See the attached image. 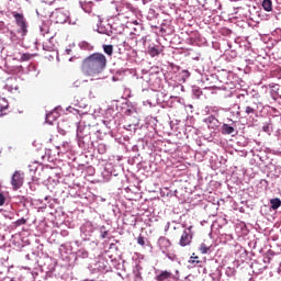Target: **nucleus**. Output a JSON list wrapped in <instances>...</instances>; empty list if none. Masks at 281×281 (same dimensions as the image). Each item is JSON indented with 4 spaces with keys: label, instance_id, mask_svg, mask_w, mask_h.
<instances>
[{
    "label": "nucleus",
    "instance_id": "obj_12",
    "mask_svg": "<svg viewBox=\"0 0 281 281\" xmlns=\"http://www.w3.org/2000/svg\"><path fill=\"white\" fill-rule=\"evenodd\" d=\"M270 205L272 210H278L281 207V200L279 198L271 199Z\"/></svg>",
    "mask_w": 281,
    "mask_h": 281
},
{
    "label": "nucleus",
    "instance_id": "obj_20",
    "mask_svg": "<svg viewBox=\"0 0 281 281\" xmlns=\"http://www.w3.org/2000/svg\"><path fill=\"white\" fill-rule=\"evenodd\" d=\"M137 244L140 245L142 247H144V245H146V241L144 240V236L140 235L137 238Z\"/></svg>",
    "mask_w": 281,
    "mask_h": 281
},
{
    "label": "nucleus",
    "instance_id": "obj_25",
    "mask_svg": "<svg viewBox=\"0 0 281 281\" xmlns=\"http://www.w3.org/2000/svg\"><path fill=\"white\" fill-rule=\"evenodd\" d=\"M4 109H8V105H1V104H0V115L3 114V110H4Z\"/></svg>",
    "mask_w": 281,
    "mask_h": 281
},
{
    "label": "nucleus",
    "instance_id": "obj_8",
    "mask_svg": "<svg viewBox=\"0 0 281 281\" xmlns=\"http://www.w3.org/2000/svg\"><path fill=\"white\" fill-rule=\"evenodd\" d=\"M148 54L151 56V58H155V56H159V54H164V46H149Z\"/></svg>",
    "mask_w": 281,
    "mask_h": 281
},
{
    "label": "nucleus",
    "instance_id": "obj_6",
    "mask_svg": "<svg viewBox=\"0 0 281 281\" xmlns=\"http://www.w3.org/2000/svg\"><path fill=\"white\" fill-rule=\"evenodd\" d=\"M158 247L161 249V251H168V249L172 247V243L166 237H160L158 239Z\"/></svg>",
    "mask_w": 281,
    "mask_h": 281
},
{
    "label": "nucleus",
    "instance_id": "obj_1",
    "mask_svg": "<svg viewBox=\"0 0 281 281\" xmlns=\"http://www.w3.org/2000/svg\"><path fill=\"white\" fill-rule=\"evenodd\" d=\"M106 69V56L102 53H93L86 57L81 64V71L85 76H100Z\"/></svg>",
    "mask_w": 281,
    "mask_h": 281
},
{
    "label": "nucleus",
    "instance_id": "obj_24",
    "mask_svg": "<svg viewBox=\"0 0 281 281\" xmlns=\"http://www.w3.org/2000/svg\"><path fill=\"white\" fill-rule=\"evenodd\" d=\"M58 0H45V3H48V5H53V3H56Z\"/></svg>",
    "mask_w": 281,
    "mask_h": 281
},
{
    "label": "nucleus",
    "instance_id": "obj_23",
    "mask_svg": "<svg viewBox=\"0 0 281 281\" xmlns=\"http://www.w3.org/2000/svg\"><path fill=\"white\" fill-rule=\"evenodd\" d=\"M183 78H190V71L188 70H182Z\"/></svg>",
    "mask_w": 281,
    "mask_h": 281
},
{
    "label": "nucleus",
    "instance_id": "obj_15",
    "mask_svg": "<svg viewBox=\"0 0 281 281\" xmlns=\"http://www.w3.org/2000/svg\"><path fill=\"white\" fill-rule=\"evenodd\" d=\"M200 262L201 260H199V256H194V254L189 259V265H192V267L200 265Z\"/></svg>",
    "mask_w": 281,
    "mask_h": 281
},
{
    "label": "nucleus",
    "instance_id": "obj_18",
    "mask_svg": "<svg viewBox=\"0 0 281 281\" xmlns=\"http://www.w3.org/2000/svg\"><path fill=\"white\" fill-rule=\"evenodd\" d=\"M25 223H27V220L22 217L15 222V225L16 227H21V225H25Z\"/></svg>",
    "mask_w": 281,
    "mask_h": 281
},
{
    "label": "nucleus",
    "instance_id": "obj_26",
    "mask_svg": "<svg viewBox=\"0 0 281 281\" xmlns=\"http://www.w3.org/2000/svg\"><path fill=\"white\" fill-rule=\"evenodd\" d=\"M83 281H95V280H93V279H92V280L86 279V280H83Z\"/></svg>",
    "mask_w": 281,
    "mask_h": 281
},
{
    "label": "nucleus",
    "instance_id": "obj_28",
    "mask_svg": "<svg viewBox=\"0 0 281 281\" xmlns=\"http://www.w3.org/2000/svg\"><path fill=\"white\" fill-rule=\"evenodd\" d=\"M245 104H249V101H245Z\"/></svg>",
    "mask_w": 281,
    "mask_h": 281
},
{
    "label": "nucleus",
    "instance_id": "obj_16",
    "mask_svg": "<svg viewBox=\"0 0 281 281\" xmlns=\"http://www.w3.org/2000/svg\"><path fill=\"white\" fill-rule=\"evenodd\" d=\"M103 52L108 54V56H113V45H103Z\"/></svg>",
    "mask_w": 281,
    "mask_h": 281
},
{
    "label": "nucleus",
    "instance_id": "obj_10",
    "mask_svg": "<svg viewBox=\"0 0 281 281\" xmlns=\"http://www.w3.org/2000/svg\"><path fill=\"white\" fill-rule=\"evenodd\" d=\"M206 123L209 124V128H216L218 126V120L214 116H209Z\"/></svg>",
    "mask_w": 281,
    "mask_h": 281
},
{
    "label": "nucleus",
    "instance_id": "obj_21",
    "mask_svg": "<svg viewBox=\"0 0 281 281\" xmlns=\"http://www.w3.org/2000/svg\"><path fill=\"white\" fill-rule=\"evenodd\" d=\"M5 203V195H3V193H0V206L4 205Z\"/></svg>",
    "mask_w": 281,
    "mask_h": 281
},
{
    "label": "nucleus",
    "instance_id": "obj_27",
    "mask_svg": "<svg viewBox=\"0 0 281 281\" xmlns=\"http://www.w3.org/2000/svg\"><path fill=\"white\" fill-rule=\"evenodd\" d=\"M0 102H3V98H0Z\"/></svg>",
    "mask_w": 281,
    "mask_h": 281
},
{
    "label": "nucleus",
    "instance_id": "obj_13",
    "mask_svg": "<svg viewBox=\"0 0 281 281\" xmlns=\"http://www.w3.org/2000/svg\"><path fill=\"white\" fill-rule=\"evenodd\" d=\"M234 127L229 126L228 124H224L222 126V133L223 135H232V133H234Z\"/></svg>",
    "mask_w": 281,
    "mask_h": 281
},
{
    "label": "nucleus",
    "instance_id": "obj_11",
    "mask_svg": "<svg viewBox=\"0 0 281 281\" xmlns=\"http://www.w3.org/2000/svg\"><path fill=\"white\" fill-rule=\"evenodd\" d=\"M262 8L266 12H271L273 10V2L271 0H263Z\"/></svg>",
    "mask_w": 281,
    "mask_h": 281
},
{
    "label": "nucleus",
    "instance_id": "obj_7",
    "mask_svg": "<svg viewBox=\"0 0 281 281\" xmlns=\"http://www.w3.org/2000/svg\"><path fill=\"white\" fill-rule=\"evenodd\" d=\"M155 280H157V281L172 280V273L168 270H164L159 274L156 276Z\"/></svg>",
    "mask_w": 281,
    "mask_h": 281
},
{
    "label": "nucleus",
    "instance_id": "obj_14",
    "mask_svg": "<svg viewBox=\"0 0 281 281\" xmlns=\"http://www.w3.org/2000/svg\"><path fill=\"white\" fill-rule=\"evenodd\" d=\"M210 249H211V247L210 246H207V244H205V243H202V244H200V246H199V251L200 252H202V254H210Z\"/></svg>",
    "mask_w": 281,
    "mask_h": 281
},
{
    "label": "nucleus",
    "instance_id": "obj_2",
    "mask_svg": "<svg viewBox=\"0 0 281 281\" xmlns=\"http://www.w3.org/2000/svg\"><path fill=\"white\" fill-rule=\"evenodd\" d=\"M13 18L15 19V25H18V34H21V36H27V20L25 19V15L22 13H13Z\"/></svg>",
    "mask_w": 281,
    "mask_h": 281
},
{
    "label": "nucleus",
    "instance_id": "obj_29",
    "mask_svg": "<svg viewBox=\"0 0 281 281\" xmlns=\"http://www.w3.org/2000/svg\"><path fill=\"white\" fill-rule=\"evenodd\" d=\"M265 131H267V127H263Z\"/></svg>",
    "mask_w": 281,
    "mask_h": 281
},
{
    "label": "nucleus",
    "instance_id": "obj_5",
    "mask_svg": "<svg viewBox=\"0 0 281 281\" xmlns=\"http://www.w3.org/2000/svg\"><path fill=\"white\" fill-rule=\"evenodd\" d=\"M52 15L55 19V22L59 24L67 23V20L69 19V15L65 11H63V9H56V11L52 13Z\"/></svg>",
    "mask_w": 281,
    "mask_h": 281
},
{
    "label": "nucleus",
    "instance_id": "obj_19",
    "mask_svg": "<svg viewBox=\"0 0 281 281\" xmlns=\"http://www.w3.org/2000/svg\"><path fill=\"white\" fill-rule=\"evenodd\" d=\"M109 236V231L104 229V226L101 227V238H106Z\"/></svg>",
    "mask_w": 281,
    "mask_h": 281
},
{
    "label": "nucleus",
    "instance_id": "obj_9",
    "mask_svg": "<svg viewBox=\"0 0 281 281\" xmlns=\"http://www.w3.org/2000/svg\"><path fill=\"white\" fill-rule=\"evenodd\" d=\"M258 113V105L254 102L250 105H245V114L246 115H256Z\"/></svg>",
    "mask_w": 281,
    "mask_h": 281
},
{
    "label": "nucleus",
    "instance_id": "obj_22",
    "mask_svg": "<svg viewBox=\"0 0 281 281\" xmlns=\"http://www.w3.org/2000/svg\"><path fill=\"white\" fill-rule=\"evenodd\" d=\"M21 60H30V54H23Z\"/></svg>",
    "mask_w": 281,
    "mask_h": 281
},
{
    "label": "nucleus",
    "instance_id": "obj_17",
    "mask_svg": "<svg viewBox=\"0 0 281 281\" xmlns=\"http://www.w3.org/2000/svg\"><path fill=\"white\" fill-rule=\"evenodd\" d=\"M97 148H98L99 155L106 154V145L104 143H100Z\"/></svg>",
    "mask_w": 281,
    "mask_h": 281
},
{
    "label": "nucleus",
    "instance_id": "obj_3",
    "mask_svg": "<svg viewBox=\"0 0 281 281\" xmlns=\"http://www.w3.org/2000/svg\"><path fill=\"white\" fill-rule=\"evenodd\" d=\"M25 183V173L22 171H15L11 178V186L13 190H20Z\"/></svg>",
    "mask_w": 281,
    "mask_h": 281
},
{
    "label": "nucleus",
    "instance_id": "obj_30",
    "mask_svg": "<svg viewBox=\"0 0 281 281\" xmlns=\"http://www.w3.org/2000/svg\"><path fill=\"white\" fill-rule=\"evenodd\" d=\"M265 131H267V127H263Z\"/></svg>",
    "mask_w": 281,
    "mask_h": 281
},
{
    "label": "nucleus",
    "instance_id": "obj_4",
    "mask_svg": "<svg viewBox=\"0 0 281 281\" xmlns=\"http://www.w3.org/2000/svg\"><path fill=\"white\" fill-rule=\"evenodd\" d=\"M193 236L194 234L192 233V226H189L187 229L183 231L180 237V247H188L189 245H191Z\"/></svg>",
    "mask_w": 281,
    "mask_h": 281
}]
</instances>
